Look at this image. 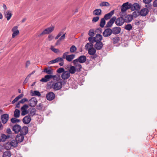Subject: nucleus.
<instances>
[{
  "label": "nucleus",
  "instance_id": "72a5a7b5",
  "mask_svg": "<svg viewBox=\"0 0 157 157\" xmlns=\"http://www.w3.org/2000/svg\"><path fill=\"white\" fill-rule=\"evenodd\" d=\"M20 111L17 109H16L14 113V116L16 118H18L20 116Z\"/></svg>",
  "mask_w": 157,
  "mask_h": 157
},
{
  "label": "nucleus",
  "instance_id": "393cba45",
  "mask_svg": "<svg viewBox=\"0 0 157 157\" xmlns=\"http://www.w3.org/2000/svg\"><path fill=\"white\" fill-rule=\"evenodd\" d=\"M102 11L99 9H96L93 12V14L95 16H99L101 14Z\"/></svg>",
  "mask_w": 157,
  "mask_h": 157
},
{
  "label": "nucleus",
  "instance_id": "c9c22d12",
  "mask_svg": "<svg viewBox=\"0 0 157 157\" xmlns=\"http://www.w3.org/2000/svg\"><path fill=\"white\" fill-rule=\"evenodd\" d=\"M11 155V152L9 151L4 152L3 154V157H10Z\"/></svg>",
  "mask_w": 157,
  "mask_h": 157
},
{
  "label": "nucleus",
  "instance_id": "ddd939ff",
  "mask_svg": "<svg viewBox=\"0 0 157 157\" xmlns=\"http://www.w3.org/2000/svg\"><path fill=\"white\" fill-rule=\"evenodd\" d=\"M70 74L68 71H65L61 75V78L63 80L68 79L70 76Z\"/></svg>",
  "mask_w": 157,
  "mask_h": 157
},
{
  "label": "nucleus",
  "instance_id": "de8ad7c7",
  "mask_svg": "<svg viewBox=\"0 0 157 157\" xmlns=\"http://www.w3.org/2000/svg\"><path fill=\"white\" fill-rule=\"evenodd\" d=\"M77 50V48L75 45H72L70 48V51L71 53H74Z\"/></svg>",
  "mask_w": 157,
  "mask_h": 157
},
{
  "label": "nucleus",
  "instance_id": "e2e57ef3",
  "mask_svg": "<svg viewBox=\"0 0 157 157\" xmlns=\"http://www.w3.org/2000/svg\"><path fill=\"white\" fill-rule=\"evenodd\" d=\"M153 6L154 7H157V0H155L153 2Z\"/></svg>",
  "mask_w": 157,
  "mask_h": 157
},
{
  "label": "nucleus",
  "instance_id": "052dcab7",
  "mask_svg": "<svg viewBox=\"0 0 157 157\" xmlns=\"http://www.w3.org/2000/svg\"><path fill=\"white\" fill-rule=\"evenodd\" d=\"M66 33L63 34L61 37H60L59 39L61 41L62 40H64L65 37Z\"/></svg>",
  "mask_w": 157,
  "mask_h": 157
},
{
  "label": "nucleus",
  "instance_id": "1a4fd4ad",
  "mask_svg": "<svg viewBox=\"0 0 157 157\" xmlns=\"http://www.w3.org/2000/svg\"><path fill=\"white\" fill-rule=\"evenodd\" d=\"M113 31L112 29L110 28L106 29L103 33V36L105 37H107L110 36L112 33Z\"/></svg>",
  "mask_w": 157,
  "mask_h": 157
},
{
  "label": "nucleus",
  "instance_id": "680f3d73",
  "mask_svg": "<svg viewBox=\"0 0 157 157\" xmlns=\"http://www.w3.org/2000/svg\"><path fill=\"white\" fill-rule=\"evenodd\" d=\"M152 0H143V2L145 4H148L150 3Z\"/></svg>",
  "mask_w": 157,
  "mask_h": 157
},
{
  "label": "nucleus",
  "instance_id": "6e6d98bb",
  "mask_svg": "<svg viewBox=\"0 0 157 157\" xmlns=\"http://www.w3.org/2000/svg\"><path fill=\"white\" fill-rule=\"evenodd\" d=\"M89 35L90 36H93L94 35V31L92 29H90L89 31Z\"/></svg>",
  "mask_w": 157,
  "mask_h": 157
},
{
  "label": "nucleus",
  "instance_id": "ea45409f",
  "mask_svg": "<svg viewBox=\"0 0 157 157\" xmlns=\"http://www.w3.org/2000/svg\"><path fill=\"white\" fill-rule=\"evenodd\" d=\"M93 45L92 43H89L86 44L85 46V48L88 50L90 48H93Z\"/></svg>",
  "mask_w": 157,
  "mask_h": 157
},
{
  "label": "nucleus",
  "instance_id": "3c124183",
  "mask_svg": "<svg viewBox=\"0 0 157 157\" xmlns=\"http://www.w3.org/2000/svg\"><path fill=\"white\" fill-rule=\"evenodd\" d=\"M43 108V105L42 103H40L36 106L37 109L39 110H42Z\"/></svg>",
  "mask_w": 157,
  "mask_h": 157
},
{
  "label": "nucleus",
  "instance_id": "6e6552de",
  "mask_svg": "<svg viewBox=\"0 0 157 157\" xmlns=\"http://www.w3.org/2000/svg\"><path fill=\"white\" fill-rule=\"evenodd\" d=\"M115 23L116 25L118 26L122 25L125 22V20L122 17H118L115 20Z\"/></svg>",
  "mask_w": 157,
  "mask_h": 157
},
{
  "label": "nucleus",
  "instance_id": "4468645a",
  "mask_svg": "<svg viewBox=\"0 0 157 157\" xmlns=\"http://www.w3.org/2000/svg\"><path fill=\"white\" fill-rule=\"evenodd\" d=\"M116 20V17L114 16L111 18L106 25V27H109L112 26Z\"/></svg>",
  "mask_w": 157,
  "mask_h": 157
},
{
  "label": "nucleus",
  "instance_id": "7c9ffc66",
  "mask_svg": "<svg viewBox=\"0 0 157 157\" xmlns=\"http://www.w3.org/2000/svg\"><path fill=\"white\" fill-rule=\"evenodd\" d=\"M53 71L52 69H48L47 68H45L42 71V72L46 73L49 75H51V74H52L53 73Z\"/></svg>",
  "mask_w": 157,
  "mask_h": 157
},
{
  "label": "nucleus",
  "instance_id": "2f4dec72",
  "mask_svg": "<svg viewBox=\"0 0 157 157\" xmlns=\"http://www.w3.org/2000/svg\"><path fill=\"white\" fill-rule=\"evenodd\" d=\"M77 71L76 67L74 66H71L69 69V72H70V73L72 74H74L75 71Z\"/></svg>",
  "mask_w": 157,
  "mask_h": 157
},
{
  "label": "nucleus",
  "instance_id": "79ce46f5",
  "mask_svg": "<svg viewBox=\"0 0 157 157\" xmlns=\"http://www.w3.org/2000/svg\"><path fill=\"white\" fill-rule=\"evenodd\" d=\"M99 6L101 7L104 6H110V4L108 2H103L100 4Z\"/></svg>",
  "mask_w": 157,
  "mask_h": 157
},
{
  "label": "nucleus",
  "instance_id": "4be33fe9",
  "mask_svg": "<svg viewBox=\"0 0 157 157\" xmlns=\"http://www.w3.org/2000/svg\"><path fill=\"white\" fill-rule=\"evenodd\" d=\"M24 136L21 134H18L16 137V140L18 143L22 142L24 140Z\"/></svg>",
  "mask_w": 157,
  "mask_h": 157
},
{
  "label": "nucleus",
  "instance_id": "7ed1b4c3",
  "mask_svg": "<svg viewBox=\"0 0 157 157\" xmlns=\"http://www.w3.org/2000/svg\"><path fill=\"white\" fill-rule=\"evenodd\" d=\"M69 53V52H65L63 54L62 57L64 59H65L67 61L70 62L74 58L75 56L74 54L68 55Z\"/></svg>",
  "mask_w": 157,
  "mask_h": 157
},
{
  "label": "nucleus",
  "instance_id": "e433bc0d",
  "mask_svg": "<svg viewBox=\"0 0 157 157\" xmlns=\"http://www.w3.org/2000/svg\"><path fill=\"white\" fill-rule=\"evenodd\" d=\"M4 147L7 150H10L12 148V147L10 142H7L5 144Z\"/></svg>",
  "mask_w": 157,
  "mask_h": 157
},
{
  "label": "nucleus",
  "instance_id": "8fccbe9b",
  "mask_svg": "<svg viewBox=\"0 0 157 157\" xmlns=\"http://www.w3.org/2000/svg\"><path fill=\"white\" fill-rule=\"evenodd\" d=\"M11 122L13 123H15L17 122H19L20 121L18 119L16 118V117H13L11 119Z\"/></svg>",
  "mask_w": 157,
  "mask_h": 157
},
{
  "label": "nucleus",
  "instance_id": "4c0bfd02",
  "mask_svg": "<svg viewBox=\"0 0 157 157\" xmlns=\"http://www.w3.org/2000/svg\"><path fill=\"white\" fill-rule=\"evenodd\" d=\"M30 109V116H33L34 115L36 114V109L34 108H31Z\"/></svg>",
  "mask_w": 157,
  "mask_h": 157
},
{
  "label": "nucleus",
  "instance_id": "a18cd8bd",
  "mask_svg": "<svg viewBox=\"0 0 157 157\" xmlns=\"http://www.w3.org/2000/svg\"><path fill=\"white\" fill-rule=\"evenodd\" d=\"M132 26L131 25L129 24L126 25L124 27V29L128 31H130L132 29Z\"/></svg>",
  "mask_w": 157,
  "mask_h": 157
},
{
  "label": "nucleus",
  "instance_id": "f3484780",
  "mask_svg": "<svg viewBox=\"0 0 157 157\" xmlns=\"http://www.w3.org/2000/svg\"><path fill=\"white\" fill-rule=\"evenodd\" d=\"M28 132V128L26 126L23 127L22 128H21V130L20 131V134L22 135L23 136L27 134Z\"/></svg>",
  "mask_w": 157,
  "mask_h": 157
},
{
  "label": "nucleus",
  "instance_id": "bb28decb",
  "mask_svg": "<svg viewBox=\"0 0 157 157\" xmlns=\"http://www.w3.org/2000/svg\"><path fill=\"white\" fill-rule=\"evenodd\" d=\"M30 93L33 96H37L39 97L41 95L40 93L37 90L33 91L31 90L30 91Z\"/></svg>",
  "mask_w": 157,
  "mask_h": 157
},
{
  "label": "nucleus",
  "instance_id": "6ab92c4d",
  "mask_svg": "<svg viewBox=\"0 0 157 157\" xmlns=\"http://www.w3.org/2000/svg\"><path fill=\"white\" fill-rule=\"evenodd\" d=\"M112 31H113L112 33L115 35H117L119 34L121 31V28L118 27H113L112 28Z\"/></svg>",
  "mask_w": 157,
  "mask_h": 157
},
{
  "label": "nucleus",
  "instance_id": "423d86ee",
  "mask_svg": "<svg viewBox=\"0 0 157 157\" xmlns=\"http://www.w3.org/2000/svg\"><path fill=\"white\" fill-rule=\"evenodd\" d=\"M131 4H129L128 2H126L124 3L122 5L121 9V11L122 12H125L127 10L131 9Z\"/></svg>",
  "mask_w": 157,
  "mask_h": 157
},
{
  "label": "nucleus",
  "instance_id": "5701e85b",
  "mask_svg": "<svg viewBox=\"0 0 157 157\" xmlns=\"http://www.w3.org/2000/svg\"><path fill=\"white\" fill-rule=\"evenodd\" d=\"M114 10H113L111 11L109 13L105 14L103 18L106 20H108L111 18L112 15L114 14Z\"/></svg>",
  "mask_w": 157,
  "mask_h": 157
},
{
  "label": "nucleus",
  "instance_id": "f704fd0d",
  "mask_svg": "<svg viewBox=\"0 0 157 157\" xmlns=\"http://www.w3.org/2000/svg\"><path fill=\"white\" fill-rule=\"evenodd\" d=\"M11 144V145L12 147H15L17 146L18 142L16 140H12L10 142Z\"/></svg>",
  "mask_w": 157,
  "mask_h": 157
},
{
  "label": "nucleus",
  "instance_id": "aec40b11",
  "mask_svg": "<svg viewBox=\"0 0 157 157\" xmlns=\"http://www.w3.org/2000/svg\"><path fill=\"white\" fill-rule=\"evenodd\" d=\"M95 42L96 43L94 45L95 48L98 50H99L101 49L103 46L102 43L101 41Z\"/></svg>",
  "mask_w": 157,
  "mask_h": 157
},
{
  "label": "nucleus",
  "instance_id": "f8f14e48",
  "mask_svg": "<svg viewBox=\"0 0 157 157\" xmlns=\"http://www.w3.org/2000/svg\"><path fill=\"white\" fill-rule=\"evenodd\" d=\"M9 118V115L7 114H4L1 116V119L2 123L5 124L8 121Z\"/></svg>",
  "mask_w": 157,
  "mask_h": 157
},
{
  "label": "nucleus",
  "instance_id": "20e7f679",
  "mask_svg": "<svg viewBox=\"0 0 157 157\" xmlns=\"http://www.w3.org/2000/svg\"><path fill=\"white\" fill-rule=\"evenodd\" d=\"M86 60V57L84 55L80 56L78 58L74 60L73 61V63H75L77 62H79L80 63H85Z\"/></svg>",
  "mask_w": 157,
  "mask_h": 157
},
{
  "label": "nucleus",
  "instance_id": "4d7b16f0",
  "mask_svg": "<svg viewBox=\"0 0 157 157\" xmlns=\"http://www.w3.org/2000/svg\"><path fill=\"white\" fill-rule=\"evenodd\" d=\"M28 100L26 98H23L22 99H21L20 101H19L20 102V103H21V104H23L25 102L28 101Z\"/></svg>",
  "mask_w": 157,
  "mask_h": 157
},
{
  "label": "nucleus",
  "instance_id": "c03bdc74",
  "mask_svg": "<svg viewBox=\"0 0 157 157\" xmlns=\"http://www.w3.org/2000/svg\"><path fill=\"white\" fill-rule=\"evenodd\" d=\"M120 40V38L118 36H116L113 38V44H117L118 43Z\"/></svg>",
  "mask_w": 157,
  "mask_h": 157
},
{
  "label": "nucleus",
  "instance_id": "bf43d9fd",
  "mask_svg": "<svg viewBox=\"0 0 157 157\" xmlns=\"http://www.w3.org/2000/svg\"><path fill=\"white\" fill-rule=\"evenodd\" d=\"M51 50L55 53H57L59 52V50L58 49L55 48L53 46H51Z\"/></svg>",
  "mask_w": 157,
  "mask_h": 157
},
{
  "label": "nucleus",
  "instance_id": "0eeeda50",
  "mask_svg": "<svg viewBox=\"0 0 157 157\" xmlns=\"http://www.w3.org/2000/svg\"><path fill=\"white\" fill-rule=\"evenodd\" d=\"M29 106L27 104L24 105L21 108V115L22 116H24L28 113L27 109L29 108Z\"/></svg>",
  "mask_w": 157,
  "mask_h": 157
},
{
  "label": "nucleus",
  "instance_id": "5fc2aeb1",
  "mask_svg": "<svg viewBox=\"0 0 157 157\" xmlns=\"http://www.w3.org/2000/svg\"><path fill=\"white\" fill-rule=\"evenodd\" d=\"M88 40L90 41V43H94L95 42L94 37L93 36H90L88 38Z\"/></svg>",
  "mask_w": 157,
  "mask_h": 157
},
{
  "label": "nucleus",
  "instance_id": "37998d69",
  "mask_svg": "<svg viewBox=\"0 0 157 157\" xmlns=\"http://www.w3.org/2000/svg\"><path fill=\"white\" fill-rule=\"evenodd\" d=\"M59 59H58V57L56 59H55L52 60H51L50 61H49L48 62V64H52L55 63H58V61H59Z\"/></svg>",
  "mask_w": 157,
  "mask_h": 157
},
{
  "label": "nucleus",
  "instance_id": "9b49d317",
  "mask_svg": "<svg viewBox=\"0 0 157 157\" xmlns=\"http://www.w3.org/2000/svg\"><path fill=\"white\" fill-rule=\"evenodd\" d=\"M46 97L48 100L51 101L55 98V95L53 92H50L46 94Z\"/></svg>",
  "mask_w": 157,
  "mask_h": 157
},
{
  "label": "nucleus",
  "instance_id": "69168bd1",
  "mask_svg": "<svg viewBox=\"0 0 157 157\" xmlns=\"http://www.w3.org/2000/svg\"><path fill=\"white\" fill-rule=\"evenodd\" d=\"M21 104V103H20V102L19 101L16 104L15 106V108H19L20 107V104Z\"/></svg>",
  "mask_w": 157,
  "mask_h": 157
},
{
  "label": "nucleus",
  "instance_id": "a19ab883",
  "mask_svg": "<svg viewBox=\"0 0 157 157\" xmlns=\"http://www.w3.org/2000/svg\"><path fill=\"white\" fill-rule=\"evenodd\" d=\"M10 136L9 135H6L4 134H2L1 135L2 140V141H5L6 139L9 138Z\"/></svg>",
  "mask_w": 157,
  "mask_h": 157
},
{
  "label": "nucleus",
  "instance_id": "2eb2a0df",
  "mask_svg": "<svg viewBox=\"0 0 157 157\" xmlns=\"http://www.w3.org/2000/svg\"><path fill=\"white\" fill-rule=\"evenodd\" d=\"M12 31L13 32L12 35L13 38H14L19 33V31L17 29V26L14 27L12 29Z\"/></svg>",
  "mask_w": 157,
  "mask_h": 157
},
{
  "label": "nucleus",
  "instance_id": "338daca9",
  "mask_svg": "<svg viewBox=\"0 0 157 157\" xmlns=\"http://www.w3.org/2000/svg\"><path fill=\"white\" fill-rule=\"evenodd\" d=\"M141 20L138 21V20H136L135 21V25H139L140 23Z\"/></svg>",
  "mask_w": 157,
  "mask_h": 157
},
{
  "label": "nucleus",
  "instance_id": "a211bd4d",
  "mask_svg": "<svg viewBox=\"0 0 157 157\" xmlns=\"http://www.w3.org/2000/svg\"><path fill=\"white\" fill-rule=\"evenodd\" d=\"M31 120L30 116L27 115L23 119L22 121L25 124H28L29 123Z\"/></svg>",
  "mask_w": 157,
  "mask_h": 157
},
{
  "label": "nucleus",
  "instance_id": "f03ea898",
  "mask_svg": "<svg viewBox=\"0 0 157 157\" xmlns=\"http://www.w3.org/2000/svg\"><path fill=\"white\" fill-rule=\"evenodd\" d=\"M53 78V79H56L58 77L56 75H47L44 76V78H42L40 80L41 82H46L48 81L50 79Z\"/></svg>",
  "mask_w": 157,
  "mask_h": 157
},
{
  "label": "nucleus",
  "instance_id": "58836bf2",
  "mask_svg": "<svg viewBox=\"0 0 157 157\" xmlns=\"http://www.w3.org/2000/svg\"><path fill=\"white\" fill-rule=\"evenodd\" d=\"M105 20L104 18H102L101 19L100 24V26L101 28H103L104 25L105 24Z\"/></svg>",
  "mask_w": 157,
  "mask_h": 157
},
{
  "label": "nucleus",
  "instance_id": "9d476101",
  "mask_svg": "<svg viewBox=\"0 0 157 157\" xmlns=\"http://www.w3.org/2000/svg\"><path fill=\"white\" fill-rule=\"evenodd\" d=\"M37 100L35 98H32L28 101L29 105L31 107H34L37 104Z\"/></svg>",
  "mask_w": 157,
  "mask_h": 157
},
{
  "label": "nucleus",
  "instance_id": "864d4df0",
  "mask_svg": "<svg viewBox=\"0 0 157 157\" xmlns=\"http://www.w3.org/2000/svg\"><path fill=\"white\" fill-rule=\"evenodd\" d=\"M65 71L63 68H60L57 70V72L58 73H63Z\"/></svg>",
  "mask_w": 157,
  "mask_h": 157
},
{
  "label": "nucleus",
  "instance_id": "603ef678",
  "mask_svg": "<svg viewBox=\"0 0 157 157\" xmlns=\"http://www.w3.org/2000/svg\"><path fill=\"white\" fill-rule=\"evenodd\" d=\"M140 14V13L138 11H134L132 13V16L134 17H136Z\"/></svg>",
  "mask_w": 157,
  "mask_h": 157
},
{
  "label": "nucleus",
  "instance_id": "c756f323",
  "mask_svg": "<svg viewBox=\"0 0 157 157\" xmlns=\"http://www.w3.org/2000/svg\"><path fill=\"white\" fill-rule=\"evenodd\" d=\"M75 65L76 68V70L78 72H80L82 68V65L81 64L79 63L78 62L76 63H73Z\"/></svg>",
  "mask_w": 157,
  "mask_h": 157
},
{
  "label": "nucleus",
  "instance_id": "412c9836",
  "mask_svg": "<svg viewBox=\"0 0 157 157\" xmlns=\"http://www.w3.org/2000/svg\"><path fill=\"white\" fill-rule=\"evenodd\" d=\"M140 8V6L137 3H134L132 5L131 4V9L132 11L135 10H138Z\"/></svg>",
  "mask_w": 157,
  "mask_h": 157
},
{
  "label": "nucleus",
  "instance_id": "c85d7f7f",
  "mask_svg": "<svg viewBox=\"0 0 157 157\" xmlns=\"http://www.w3.org/2000/svg\"><path fill=\"white\" fill-rule=\"evenodd\" d=\"M94 37L95 42L100 41L102 39V36L99 34H97L95 37Z\"/></svg>",
  "mask_w": 157,
  "mask_h": 157
},
{
  "label": "nucleus",
  "instance_id": "39448f33",
  "mask_svg": "<svg viewBox=\"0 0 157 157\" xmlns=\"http://www.w3.org/2000/svg\"><path fill=\"white\" fill-rule=\"evenodd\" d=\"M54 29V27L52 26L48 27L44 30L41 33L38 35V37H40L43 35L49 34Z\"/></svg>",
  "mask_w": 157,
  "mask_h": 157
},
{
  "label": "nucleus",
  "instance_id": "473e14b6",
  "mask_svg": "<svg viewBox=\"0 0 157 157\" xmlns=\"http://www.w3.org/2000/svg\"><path fill=\"white\" fill-rule=\"evenodd\" d=\"M88 54L90 55H93L95 54L96 50L94 48H90L88 49Z\"/></svg>",
  "mask_w": 157,
  "mask_h": 157
},
{
  "label": "nucleus",
  "instance_id": "f257e3e1",
  "mask_svg": "<svg viewBox=\"0 0 157 157\" xmlns=\"http://www.w3.org/2000/svg\"><path fill=\"white\" fill-rule=\"evenodd\" d=\"M62 87V83L61 82H53L50 85V87L54 91L60 90Z\"/></svg>",
  "mask_w": 157,
  "mask_h": 157
},
{
  "label": "nucleus",
  "instance_id": "09e8293b",
  "mask_svg": "<svg viewBox=\"0 0 157 157\" xmlns=\"http://www.w3.org/2000/svg\"><path fill=\"white\" fill-rule=\"evenodd\" d=\"M127 19H128V21H126L128 22H130L133 19L132 16V15H128L125 17V19L124 20H126Z\"/></svg>",
  "mask_w": 157,
  "mask_h": 157
},
{
  "label": "nucleus",
  "instance_id": "a878e982",
  "mask_svg": "<svg viewBox=\"0 0 157 157\" xmlns=\"http://www.w3.org/2000/svg\"><path fill=\"white\" fill-rule=\"evenodd\" d=\"M24 96V94H21L18 96L17 97L12 101L11 103L12 104H14L19 99L21 98Z\"/></svg>",
  "mask_w": 157,
  "mask_h": 157
},
{
  "label": "nucleus",
  "instance_id": "cd10ccee",
  "mask_svg": "<svg viewBox=\"0 0 157 157\" xmlns=\"http://www.w3.org/2000/svg\"><path fill=\"white\" fill-rule=\"evenodd\" d=\"M5 17L6 18L7 20L9 21L10 19L12 14L10 11L8 10L5 13Z\"/></svg>",
  "mask_w": 157,
  "mask_h": 157
},
{
  "label": "nucleus",
  "instance_id": "774afa93",
  "mask_svg": "<svg viewBox=\"0 0 157 157\" xmlns=\"http://www.w3.org/2000/svg\"><path fill=\"white\" fill-rule=\"evenodd\" d=\"M53 38V36L52 35H49L48 36V39L49 41L51 40Z\"/></svg>",
  "mask_w": 157,
  "mask_h": 157
},
{
  "label": "nucleus",
  "instance_id": "dca6fc26",
  "mask_svg": "<svg viewBox=\"0 0 157 157\" xmlns=\"http://www.w3.org/2000/svg\"><path fill=\"white\" fill-rule=\"evenodd\" d=\"M21 126L17 124L14 125L13 127V130L15 133H18L20 132L21 130Z\"/></svg>",
  "mask_w": 157,
  "mask_h": 157
},
{
  "label": "nucleus",
  "instance_id": "49530a36",
  "mask_svg": "<svg viewBox=\"0 0 157 157\" xmlns=\"http://www.w3.org/2000/svg\"><path fill=\"white\" fill-rule=\"evenodd\" d=\"M58 59L59 60V61H58V62H60V63H59V65L60 66H63L64 64V60L63 59H64L63 57H58Z\"/></svg>",
  "mask_w": 157,
  "mask_h": 157
},
{
  "label": "nucleus",
  "instance_id": "0e129e2a",
  "mask_svg": "<svg viewBox=\"0 0 157 157\" xmlns=\"http://www.w3.org/2000/svg\"><path fill=\"white\" fill-rule=\"evenodd\" d=\"M91 55V56L90 57V58L92 59H95L97 56V55L96 54Z\"/></svg>",
  "mask_w": 157,
  "mask_h": 157
},
{
  "label": "nucleus",
  "instance_id": "b1692460",
  "mask_svg": "<svg viewBox=\"0 0 157 157\" xmlns=\"http://www.w3.org/2000/svg\"><path fill=\"white\" fill-rule=\"evenodd\" d=\"M148 10L146 8H144L141 9L140 10V14L142 16H146L148 12Z\"/></svg>",
  "mask_w": 157,
  "mask_h": 157
},
{
  "label": "nucleus",
  "instance_id": "13d9d810",
  "mask_svg": "<svg viewBox=\"0 0 157 157\" xmlns=\"http://www.w3.org/2000/svg\"><path fill=\"white\" fill-rule=\"evenodd\" d=\"M99 17L98 16L95 17L93 18L92 21L93 22H97L99 19Z\"/></svg>",
  "mask_w": 157,
  "mask_h": 157
}]
</instances>
